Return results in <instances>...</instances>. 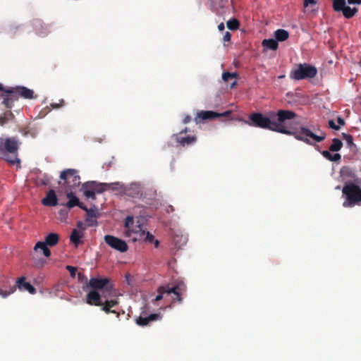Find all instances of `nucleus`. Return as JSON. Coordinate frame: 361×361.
Listing matches in <instances>:
<instances>
[{"label":"nucleus","instance_id":"20e7f679","mask_svg":"<svg viewBox=\"0 0 361 361\" xmlns=\"http://www.w3.org/2000/svg\"><path fill=\"white\" fill-rule=\"evenodd\" d=\"M86 302L90 305L101 306L102 310L106 313L113 312V300H108L105 292L90 290L86 295Z\"/></svg>","mask_w":361,"mask_h":361},{"label":"nucleus","instance_id":"052dcab7","mask_svg":"<svg viewBox=\"0 0 361 361\" xmlns=\"http://www.w3.org/2000/svg\"><path fill=\"white\" fill-rule=\"evenodd\" d=\"M52 106H53V107H59L58 104H53Z\"/></svg>","mask_w":361,"mask_h":361},{"label":"nucleus","instance_id":"4be33fe9","mask_svg":"<svg viewBox=\"0 0 361 361\" xmlns=\"http://www.w3.org/2000/svg\"><path fill=\"white\" fill-rule=\"evenodd\" d=\"M16 117L11 110H6L0 114V126H4L10 122H14Z\"/></svg>","mask_w":361,"mask_h":361},{"label":"nucleus","instance_id":"f3484780","mask_svg":"<svg viewBox=\"0 0 361 361\" xmlns=\"http://www.w3.org/2000/svg\"><path fill=\"white\" fill-rule=\"evenodd\" d=\"M176 142L179 144L181 147H188L194 145L197 141V137L195 135H181V133H176L173 135Z\"/></svg>","mask_w":361,"mask_h":361},{"label":"nucleus","instance_id":"f03ea898","mask_svg":"<svg viewBox=\"0 0 361 361\" xmlns=\"http://www.w3.org/2000/svg\"><path fill=\"white\" fill-rule=\"evenodd\" d=\"M345 197L343 203L344 207H353L361 205V187L353 182L345 183L342 189Z\"/></svg>","mask_w":361,"mask_h":361},{"label":"nucleus","instance_id":"7ed1b4c3","mask_svg":"<svg viewBox=\"0 0 361 361\" xmlns=\"http://www.w3.org/2000/svg\"><path fill=\"white\" fill-rule=\"evenodd\" d=\"M59 193H62L63 190H75L80 185V177L76 169H68L62 171L60 174Z\"/></svg>","mask_w":361,"mask_h":361},{"label":"nucleus","instance_id":"f8f14e48","mask_svg":"<svg viewBox=\"0 0 361 361\" xmlns=\"http://www.w3.org/2000/svg\"><path fill=\"white\" fill-rule=\"evenodd\" d=\"M114 194H124L129 197H135L140 195V191L136 185H130L126 187L123 184L114 182Z\"/></svg>","mask_w":361,"mask_h":361},{"label":"nucleus","instance_id":"c03bdc74","mask_svg":"<svg viewBox=\"0 0 361 361\" xmlns=\"http://www.w3.org/2000/svg\"><path fill=\"white\" fill-rule=\"evenodd\" d=\"M145 240L150 243H152L154 240V236L152 234H151L149 232H147L146 236H145Z\"/></svg>","mask_w":361,"mask_h":361},{"label":"nucleus","instance_id":"a211bd4d","mask_svg":"<svg viewBox=\"0 0 361 361\" xmlns=\"http://www.w3.org/2000/svg\"><path fill=\"white\" fill-rule=\"evenodd\" d=\"M14 90L18 99L21 97L26 99H31L36 98L37 96H34V91L24 86H17L12 87Z\"/></svg>","mask_w":361,"mask_h":361},{"label":"nucleus","instance_id":"2eb2a0df","mask_svg":"<svg viewBox=\"0 0 361 361\" xmlns=\"http://www.w3.org/2000/svg\"><path fill=\"white\" fill-rule=\"evenodd\" d=\"M73 190H63V192L66 193V197L68 199V201L66 203H61V205L65 206L68 209H71L76 206L82 209V206H84L85 204L82 202H80L79 198L76 196Z\"/></svg>","mask_w":361,"mask_h":361},{"label":"nucleus","instance_id":"f704fd0d","mask_svg":"<svg viewBox=\"0 0 361 361\" xmlns=\"http://www.w3.org/2000/svg\"><path fill=\"white\" fill-rule=\"evenodd\" d=\"M239 26L240 23L235 18L231 19L227 22V27L231 30H236L239 28Z\"/></svg>","mask_w":361,"mask_h":361},{"label":"nucleus","instance_id":"393cba45","mask_svg":"<svg viewBox=\"0 0 361 361\" xmlns=\"http://www.w3.org/2000/svg\"><path fill=\"white\" fill-rule=\"evenodd\" d=\"M128 249V246L125 240L114 237V250L124 252L127 251Z\"/></svg>","mask_w":361,"mask_h":361},{"label":"nucleus","instance_id":"f257e3e1","mask_svg":"<svg viewBox=\"0 0 361 361\" xmlns=\"http://www.w3.org/2000/svg\"><path fill=\"white\" fill-rule=\"evenodd\" d=\"M271 131L293 135L296 140L310 145H314L316 142H321L326 138V133L322 131L320 132V135H316L306 127L297 129L291 126L290 121L297 117V114L293 111L286 109L271 111Z\"/></svg>","mask_w":361,"mask_h":361},{"label":"nucleus","instance_id":"3c124183","mask_svg":"<svg viewBox=\"0 0 361 361\" xmlns=\"http://www.w3.org/2000/svg\"><path fill=\"white\" fill-rule=\"evenodd\" d=\"M337 122L341 126H343L345 124L344 119L343 118H341V116L337 117Z\"/></svg>","mask_w":361,"mask_h":361},{"label":"nucleus","instance_id":"09e8293b","mask_svg":"<svg viewBox=\"0 0 361 361\" xmlns=\"http://www.w3.org/2000/svg\"><path fill=\"white\" fill-rule=\"evenodd\" d=\"M132 279H133V276L130 274H126V280L128 285L131 284Z\"/></svg>","mask_w":361,"mask_h":361},{"label":"nucleus","instance_id":"603ef678","mask_svg":"<svg viewBox=\"0 0 361 361\" xmlns=\"http://www.w3.org/2000/svg\"><path fill=\"white\" fill-rule=\"evenodd\" d=\"M349 4H361V0H348Z\"/></svg>","mask_w":361,"mask_h":361},{"label":"nucleus","instance_id":"1a4fd4ad","mask_svg":"<svg viewBox=\"0 0 361 361\" xmlns=\"http://www.w3.org/2000/svg\"><path fill=\"white\" fill-rule=\"evenodd\" d=\"M0 99H1V104L8 110L13 108L14 103L18 101L13 88L6 89L1 84H0Z\"/></svg>","mask_w":361,"mask_h":361},{"label":"nucleus","instance_id":"9d476101","mask_svg":"<svg viewBox=\"0 0 361 361\" xmlns=\"http://www.w3.org/2000/svg\"><path fill=\"white\" fill-rule=\"evenodd\" d=\"M19 142L16 137L0 138V154L18 152Z\"/></svg>","mask_w":361,"mask_h":361},{"label":"nucleus","instance_id":"9b49d317","mask_svg":"<svg viewBox=\"0 0 361 361\" xmlns=\"http://www.w3.org/2000/svg\"><path fill=\"white\" fill-rule=\"evenodd\" d=\"M109 281L106 278H91L86 284L82 286V290H97V291L105 292V288L109 284Z\"/></svg>","mask_w":361,"mask_h":361},{"label":"nucleus","instance_id":"e433bc0d","mask_svg":"<svg viewBox=\"0 0 361 361\" xmlns=\"http://www.w3.org/2000/svg\"><path fill=\"white\" fill-rule=\"evenodd\" d=\"M342 136H343V139L346 141V142L349 147L355 145V144L353 142V137L351 135L346 134V133H342Z\"/></svg>","mask_w":361,"mask_h":361},{"label":"nucleus","instance_id":"79ce46f5","mask_svg":"<svg viewBox=\"0 0 361 361\" xmlns=\"http://www.w3.org/2000/svg\"><path fill=\"white\" fill-rule=\"evenodd\" d=\"M106 243L111 247H113V235H106L104 237Z\"/></svg>","mask_w":361,"mask_h":361},{"label":"nucleus","instance_id":"c9c22d12","mask_svg":"<svg viewBox=\"0 0 361 361\" xmlns=\"http://www.w3.org/2000/svg\"><path fill=\"white\" fill-rule=\"evenodd\" d=\"M237 76V74L235 73H231L229 72H225L222 75V79L225 82H228L230 80H233Z\"/></svg>","mask_w":361,"mask_h":361},{"label":"nucleus","instance_id":"864d4df0","mask_svg":"<svg viewBox=\"0 0 361 361\" xmlns=\"http://www.w3.org/2000/svg\"><path fill=\"white\" fill-rule=\"evenodd\" d=\"M77 226L79 228L82 230H85L87 226H83V223L82 221H78Z\"/></svg>","mask_w":361,"mask_h":361},{"label":"nucleus","instance_id":"423d86ee","mask_svg":"<svg viewBox=\"0 0 361 361\" xmlns=\"http://www.w3.org/2000/svg\"><path fill=\"white\" fill-rule=\"evenodd\" d=\"M317 74L316 67L304 63H299L295 69L290 73V78L295 80H301L306 78H313Z\"/></svg>","mask_w":361,"mask_h":361},{"label":"nucleus","instance_id":"13d9d810","mask_svg":"<svg viewBox=\"0 0 361 361\" xmlns=\"http://www.w3.org/2000/svg\"><path fill=\"white\" fill-rule=\"evenodd\" d=\"M178 238V235H176V236H174V238H173V241H174V243H175L176 244H178V240H177V238Z\"/></svg>","mask_w":361,"mask_h":361},{"label":"nucleus","instance_id":"412c9836","mask_svg":"<svg viewBox=\"0 0 361 361\" xmlns=\"http://www.w3.org/2000/svg\"><path fill=\"white\" fill-rule=\"evenodd\" d=\"M42 203L44 206L55 207L58 204V200L54 190H50L42 199Z\"/></svg>","mask_w":361,"mask_h":361},{"label":"nucleus","instance_id":"c85d7f7f","mask_svg":"<svg viewBox=\"0 0 361 361\" xmlns=\"http://www.w3.org/2000/svg\"><path fill=\"white\" fill-rule=\"evenodd\" d=\"M82 236V233L76 229H73L70 236V240L75 246H78L81 243L80 239Z\"/></svg>","mask_w":361,"mask_h":361},{"label":"nucleus","instance_id":"c756f323","mask_svg":"<svg viewBox=\"0 0 361 361\" xmlns=\"http://www.w3.org/2000/svg\"><path fill=\"white\" fill-rule=\"evenodd\" d=\"M343 14L345 18H351L353 17L358 11L357 8H350L349 6H345L344 8L341 11Z\"/></svg>","mask_w":361,"mask_h":361},{"label":"nucleus","instance_id":"680f3d73","mask_svg":"<svg viewBox=\"0 0 361 361\" xmlns=\"http://www.w3.org/2000/svg\"><path fill=\"white\" fill-rule=\"evenodd\" d=\"M116 303H117V301L114 299V305H116Z\"/></svg>","mask_w":361,"mask_h":361},{"label":"nucleus","instance_id":"de8ad7c7","mask_svg":"<svg viewBox=\"0 0 361 361\" xmlns=\"http://www.w3.org/2000/svg\"><path fill=\"white\" fill-rule=\"evenodd\" d=\"M231 38V35L229 32H226V33L224 35L223 39L224 42H229Z\"/></svg>","mask_w":361,"mask_h":361},{"label":"nucleus","instance_id":"49530a36","mask_svg":"<svg viewBox=\"0 0 361 361\" xmlns=\"http://www.w3.org/2000/svg\"><path fill=\"white\" fill-rule=\"evenodd\" d=\"M317 4V1L315 0H305L304 1V7L307 8L309 5L315 6Z\"/></svg>","mask_w":361,"mask_h":361},{"label":"nucleus","instance_id":"a878e982","mask_svg":"<svg viewBox=\"0 0 361 361\" xmlns=\"http://www.w3.org/2000/svg\"><path fill=\"white\" fill-rule=\"evenodd\" d=\"M262 44L264 47L271 50H276L279 47L278 42L274 39H265L262 41Z\"/></svg>","mask_w":361,"mask_h":361},{"label":"nucleus","instance_id":"b1692460","mask_svg":"<svg viewBox=\"0 0 361 361\" xmlns=\"http://www.w3.org/2000/svg\"><path fill=\"white\" fill-rule=\"evenodd\" d=\"M4 159L11 165L16 164L20 168V160L18 158V152L16 154H1Z\"/></svg>","mask_w":361,"mask_h":361},{"label":"nucleus","instance_id":"2f4dec72","mask_svg":"<svg viewBox=\"0 0 361 361\" xmlns=\"http://www.w3.org/2000/svg\"><path fill=\"white\" fill-rule=\"evenodd\" d=\"M343 147V142L338 138L332 140V144L329 147V150L331 152H338L341 150Z\"/></svg>","mask_w":361,"mask_h":361},{"label":"nucleus","instance_id":"5701e85b","mask_svg":"<svg viewBox=\"0 0 361 361\" xmlns=\"http://www.w3.org/2000/svg\"><path fill=\"white\" fill-rule=\"evenodd\" d=\"M59 241V235L56 233H49L44 239V243H46V245L53 247L57 245Z\"/></svg>","mask_w":361,"mask_h":361},{"label":"nucleus","instance_id":"aec40b11","mask_svg":"<svg viewBox=\"0 0 361 361\" xmlns=\"http://www.w3.org/2000/svg\"><path fill=\"white\" fill-rule=\"evenodd\" d=\"M25 277L21 276L16 281V286L20 290H27L30 294H35L36 293V288L29 282L25 281Z\"/></svg>","mask_w":361,"mask_h":361},{"label":"nucleus","instance_id":"4d7b16f0","mask_svg":"<svg viewBox=\"0 0 361 361\" xmlns=\"http://www.w3.org/2000/svg\"><path fill=\"white\" fill-rule=\"evenodd\" d=\"M152 243H154L155 247H158V246L159 245V240H155V239H154V242Z\"/></svg>","mask_w":361,"mask_h":361},{"label":"nucleus","instance_id":"dca6fc26","mask_svg":"<svg viewBox=\"0 0 361 361\" xmlns=\"http://www.w3.org/2000/svg\"><path fill=\"white\" fill-rule=\"evenodd\" d=\"M160 314H151L147 315L146 313L142 312L140 315L135 319L136 324L140 326H146L149 325L151 322L161 319Z\"/></svg>","mask_w":361,"mask_h":361},{"label":"nucleus","instance_id":"5fc2aeb1","mask_svg":"<svg viewBox=\"0 0 361 361\" xmlns=\"http://www.w3.org/2000/svg\"><path fill=\"white\" fill-rule=\"evenodd\" d=\"M224 28H225V26H224V23H221L219 25H218V29L219 31H223L224 30Z\"/></svg>","mask_w":361,"mask_h":361},{"label":"nucleus","instance_id":"39448f33","mask_svg":"<svg viewBox=\"0 0 361 361\" xmlns=\"http://www.w3.org/2000/svg\"><path fill=\"white\" fill-rule=\"evenodd\" d=\"M185 290L186 286L183 282H179L173 287H169V286H162L158 288V295L155 297L154 301H159L161 299L169 296L170 294L173 293L174 295L173 300L181 302L183 300L181 295Z\"/></svg>","mask_w":361,"mask_h":361},{"label":"nucleus","instance_id":"72a5a7b5","mask_svg":"<svg viewBox=\"0 0 361 361\" xmlns=\"http://www.w3.org/2000/svg\"><path fill=\"white\" fill-rule=\"evenodd\" d=\"M345 6V0H333V8L336 11H341Z\"/></svg>","mask_w":361,"mask_h":361},{"label":"nucleus","instance_id":"0e129e2a","mask_svg":"<svg viewBox=\"0 0 361 361\" xmlns=\"http://www.w3.org/2000/svg\"><path fill=\"white\" fill-rule=\"evenodd\" d=\"M360 66H361V60H360Z\"/></svg>","mask_w":361,"mask_h":361},{"label":"nucleus","instance_id":"8fccbe9b","mask_svg":"<svg viewBox=\"0 0 361 361\" xmlns=\"http://www.w3.org/2000/svg\"><path fill=\"white\" fill-rule=\"evenodd\" d=\"M190 121H191V117L189 115H185L183 120V123L184 124H187V123H190Z\"/></svg>","mask_w":361,"mask_h":361},{"label":"nucleus","instance_id":"0eeeda50","mask_svg":"<svg viewBox=\"0 0 361 361\" xmlns=\"http://www.w3.org/2000/svg\"><path fill=\"white\" fill-rule=\"evenodd\" d=\"M271 111L267 112L265 115L259 112L252 113L249 116L248 123L251 126L271 130Z\"/></svg>","mask_w":361,"mask_h":361},{"label":"nucleus","instance_id":"bf43d9fd","mask_svg":"<svg viewBox=\"0 0 361 361\" xmlns=\"http://www.w3.org/2000/svg\"><path fill=\"white\" fill-rule=\"evenodd\" d=\"M236 85V81L234 80L231 84V87H234L235 85Z\"/></svg>","mask_w":361,"mask_h":361},{"label":"nucleus","instance_id":"a18cd8bd","mask_svg":"<svg viewBox=\"0 0 361 361\" xmlns=\"http://www.w3.org/2000/svg\"><path fill=\"white\" fill-rule=\"evenodd\" d=\"M78 279L80 281L85 282V284H86V282L89 281H87V278L81 272H79L78 274Z\"/></svg>","mask_w":361,"mask_h":361},{"label":"nucleus","instance_id":"6e6552de","mask_svg":"<svg viewBox=\"0 0 361 361\" xmlns=\"http://www.w3.org/2000/svg\"><path fill=\"white\" fill-rule=\"evenodd\" d=\"M106 184L96 181H87L82 185L81 191L86 199H95L96 194H99L106 190Z\"/></svg>","mask_w":361,"mask_h":361},{"label":"nucleus","instance_id":"e2e57ef3","mask_svg":"<svg viewBox=\"0 0 361 361\" xmlns=\"http://www.w3.org/2000/svg\"><path fill=\"white\" fill-rule=\"evenodd\" d=\"M185 242H186V240H185V238H184V239H183V244L185 243Z\"/></svg>","mask_w":361,"mask_h":361},{"label":"nucleus","instance_id":"a19ab883","mask_svg":"<svg viewBox=\"0 0 361 361\" xmlns=\"http://www.w3.org/2000/svg\"><path fill=\"white\" fill-rule=\"evenodd\" d=\"M352 169L348 166H343L341 170V173L342 175H348L350 176L352 173Z\"/></svg>","mask_w":361,"mask_h":361},{"label":"nucleus","instance_id":"bb28decb","mask_svg":"<svg viewBox=\"0 0 361 361\" xmlns=\"http://www.w3.org/2000/svg\"><path fill=\"white\" fill-rule=\"evenodd\" d=\"M321 154L324 157L331 161H339L341 159V156L338 153L331 154L329 151L323 150L321 152Z\"/></svg>","mask_w":361,"mask_h":361},{"label":"nucleus","instance_id":"58836bf2","mask_svg":"<svg viewBox=\"0 0 361 361\" xmlns=\"http://www.w3.org/2000/svg\"><path fill=\"white\" fill-rule=\"evenodd\" d=\"M133 223H134L133 217L131 216H127L126 220H125V226H126V228H127L128 229H130L131 227L133 225Z\"/></svg>","mask_w":361,"mask_h":361},{"label":"nucleus","instance_id":"4468645a","mask_svg":"<svg viewBox=\"0 0 361 361\" xmlns=\"http://www.w3.org/2000/svg\"><path fill=\"white\" fill-rule=\"evenodd\" d=\"M82 209L86 212L85 224L86 226L92 227L97 225V219L99 216V213L97 208L94 206L91 208H87L85 205L82 206Z\"/></svg>","mask_w":361,"mask_h":361},{"label":"nucleus","instance_id":"37998d69","mask_svg":"<svg viewBox=\"0 0 361 361\" xmlns=\"http://www.w3.org/2000/svg\"><path fill=\"white\" fill-rule=\"evenodd\" d=\"M328 124H329V128H331L334 130H338L340 129V126L338 125H336L334 120H329L328 122Z\"/></svg>","mask_w":361,"mask_h":361},{"label":"nucleus","instance_id":"cd10ccee","mask_svg":"<svg viewBox=\"0 0 361 361\" xmlns=\"http://www.w3.org/2000/svg\"><path fill=\"white\" fill-rule=\"evenodd\" d=\"M289 37V33L288 31L283 29H278L275 32V37L276 41L283 42L286 40Z\"/></svg>","mask_w":361,"mask_h":361},{"label":"nucleus","instance_id":"473e14b6","mask_svg":"<svg viewBox=\"0 0 361 361\" xmlns=\"http://www.w3.org/2000/svg\"><path fill=\"white\" fill-rule=\"evenodd\" d=\"M50 183V178L48 175L44 173L39 175L37 178V183L40 185H47Z\"/></svg>","mask_w":361,"mask_h":361},{"label":"nucleus","instance_id":"ddd939ff","mask_svg":"<svg viewBox=\"0 0 361 361\" xmlns=\"http://www.w3.org/2000/svg\"><path fill=\"white\" fill-rule=\"evenodd\" d=\"M231 114V111L228 110L223 113H217L212 111H201L197 113L195 117L196 123H199L203 120L214 119L219 117H227Z\"/></svg>","mask_w":361,"mask_h":361},{"label":"nucleus","instance_id":"7c9ffc66","mask_svg":"<svg viewBox=\"0 0 361 361\" xmlns=\"http://www.w3.org/2000/svg\"><path fill=\"white\" fill-rule=\"evenodd\" d=\"M39 248H44L43 255L46 257H49L51 255L50 250L46 245V243H44L42 241L37 242L35 245L34 250H37Z\"/></svg>","mask_w":361,"mask_h":361},{"label":"nucleus","instance_id":"ea45409f","mask_svg":"<svg viewBox=\"0 0 361 361\" xmlns=\"http://www.w3.org/2000/svg\"><path fill=\"white\" fill-rule=\"evenodd\" d=\"M66 268L69 271L71 276L74 278L77 271L76 268L71 265H67Z\"/></svg>","mask_w":361,"mask_h":361},{"label":"nucleus","instance_id":"6ab92c4d","mask_svg":"<svg viewBox=\"0 0 361 361\" xmlns=\"http://www.w3.org/2000/svg\"><path fill=\"white\" fill-rule=\"evenodd\" d=\"M32 25L36 35L44 37L49 33V27L41 20L35 19L32 21Z\"/></svg>","mask_w":361,"mask_h":361},{"label":"nucleus","instance_id":"6e6d98bb","mask_svg":"<svg viewBox=\"0 0 361 361\" xmlns=\"http://www.w3.org/2000/svg\"><path fill=\"white\" fill-rule=\"evenodd\" d=\"M188 132H189V128H185L183 130H180L178 133H181V135H182L183 134L187 133Z\"/></svg>","mask_w":361,"mask_h":361},{"label":"nucleus","instance_id":"4c0bfd02","mask_svg":"<svg viewBox=\"0 0 361 361\" xmlns=\"http://www.w3.org/2000/svg\"><path fill=\"white\" fill-rule=\"evenodd\" d=\"M16 290V287L14 286L13 287L11 288V290L10 291L7 292V291H5V290H3L1 289H0V295L4 298H7L10 294L14 293Z\"/></svg>","mask_w":361,"mask_h":361}]
</instances>
